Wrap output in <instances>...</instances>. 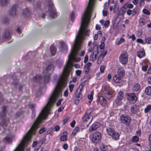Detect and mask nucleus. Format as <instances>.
I'll return each mask as SVG.
<instances>
[{
    "label": "nucleus",
    "mask_w": 151,
    "mask_h": 151,
    "mask_svg": "<svg viewBox=\"0 0 151 151\" xmlns=\"http://www.w3.org/2000/svg\"><path fill=\"white\" fill-rule=\"evenodd\" d=\"M16 8V5H14L13 6L9 12V14L10 16L13 17H14L17 16V10Z\"/></svg>",
    "instance_id": "10"
},
{
    "label": "nucleus",
    "mask_w": 151,
    "mask_h": 151,
    "mask_svg": "<svg viewBox=\"0 0 151 151\" xmlns=\"http://www.w3.org/2000/svg\"><path fill=\"white\" fill-rule=\"evenodd\" d=\"M103 58L101 56V55H100L98 58L97 60V63L100 64L101 63L102 61L103 60Z\"/></svg>",
    "instance_id": "35"
},
{
    "label": "nucleus",
    "mask_w": 151,
    "mask_h": 151,
    "mask_svg": "<svg viewBox=\"0 0 151 151\" xmlns=\"http://www.w3.org/2000/svg\"><path fill=\"white\" fill-rule=\"evenodd\" d=\"M88 56L87 55H86L85 56L84 62L85 63H86L88 60Z\"/></svg>",
    "instance_id": "54"
},
{
    "label": "nucleus",
    "mask_w": 151,
    "mask_h": 151,
    "mask_svg": "<svg viewBox=\"0 0 151 151\" xmlns=\"http://www.w3.org/2000/svg\"><path fill=\"white\" fill-rule=\"evenodd\" d=\"M145 55V52L144 51L140 50L137 52V56L140 58L143 57Z\"/></svg>",
    "instance_id": "28"
},
{
    "label": "nucleus",
    "mask_w": 151,
    "mask_h": 151,
    "mask_svg": "<svg viewBox=\"0 0 151 151\" xmlns=\"http://www.w3.org/2000/svg\"><path fill=\"white\" fill-rule=\"evenodd\" d=\"M70 17L71 20L73 22L75 18V15L73 12H72L70 14Z\"/></svg>",
    "instance_id": "46"
},
{
    "label": "nucleus",
    "mask_w": 151,
    "mask_h": 151,
    "mask_svg": "<svg viewBox=\"0 0 151 151\" xmlns=\"http://www.w3.org/2000/svg\"><path fill=\"white\" fill-rule=\"evenodd\" d=\"M75 123H76V121L75 120H73L70 123V125L72 127H74L75 124Z\"/></svg>",
    "instance_id": "61"
},
{
    "label": "nucleus",
    "mask_w": 151,
    "mask_h": 151,
    "mask_svg": "<svg viewBox=\"0 0 151 151\" xmlns=\"http://www.w3.org/2000/svg\"><path fill=\"white\" fill-rule=\"evenodd\" d=\"M9 0H0L1 4L2 6H4L7 3Z\"/></svg>",
    "instance_id": "38"
},
{
    "label": "nucleus",
    "mask_w": 151,
    "mask_h": 151,
    "mask_svg": "<svg viewBox=\"0 0 151 151\" xmlns=\"http://www.w3.org/2000/svg\"><path fill=\"white\" fill-rule=\"evenodd\" d=\"M42 80V76L39 75H36L33 78V81L40 83Z\"/></svg>",
    "instance_id": "14"
},
{
    "label": "nucleus",
    "mask_w": 151,
    "mask_h": 151,
    "mask_svg": "<svg viewBox=\"0 0 151 151\" xmlns=\"http://www.w3.org/2000/svg\"><path fill=\"white\" fill-rule=\"evenodd\" d=\"M63 135L60 138V140L63 141H66L68 139V137L67 136L68 133L67 131L63 132Z\"/></svg>",
    "instance_id": "16"
},
{
    "label": "nucleus",
    "mask_w": 151,
    "mask_h": 151,
    "mask_svg": "<svg viewBox=\"0 0 151 151\" xmlns=\"http://www.w3.org/2000/svg\"><path fill=\"white\" fill-rule=\"evenodd\" d=\"M60 129V127L58 125H56L54 127L55 131L56 132L59 131Z\"/></svg>",
    "instance_id": "56"
},
{
    "label": "nucleus",
    "mask_w": 151,
    "mask_h": 151,
    "mask_svg": "<svg viewBox=\"0 0 151 151\" xmlns=\"http://www.w3.org/2000/svg\"><path fill=\"white\" fill-rule=\"evenodd\" d=\"M50 52L52 56L54 55L56 53V49L53 45H51L50 47Z\"/></svg>",
    "instance_id": "20"
},
{
    "label": "nucleus",
    "mask_w": 151,
    "mask_h": 151,
    "mask_svg": "<svg viewBox=\"0 0 151 151\" xmlns=\"http://www.w3.org/2000/svg\"><path fill=\"white\" fill-rule=\"evenodd\" d=\"M12 136L10 134H7L3 139V141L7 144H11L12 142Z\"/></svg>",
    "instance_id": "9"
},
{
    "label": "nucleus",
    "mask_w": 151,
    "mask_h": 151,
    "mask_svg": "<svg viewBox=\"0 0 151 151\" xmlns=\"http://www.w3.org/2000/svg\"><path fill=\"white\" fill-rule=\"evenodd\" d=\"M69 117H67L64 120H63V124H65L66 123L68 120L69 119Z\"/></svg>",
    "instance_id": "63"
},
{
    "label": "nucleus",
    "mask_w": 151,
    "mask_h": 151,
    "mask_svg": "<svg viewBox=\"0 0 151 151\" xmlns=\"http://www.w3.org/2000/svg\"><path fill=\"white\" fill-rule=\"evenodd\" d=\"M101 137V133L99 132H96L93 134L92 141L93 142L97 143L99 142Z\"/></svg>",
    "instance_id": "6"
},
{
    "label": "nucleus",
    "mask_w": 151,
    "mask_h": 151,
    "mask_svg": "<svg viewBox=\"0 0 151 151\" xmlns=\"http://www.w3.org/2000/svg\"><path fill=\"white\" fill-rule=\"evenodd\" d=\"M74 86V85L73 84H71L69 85V88L70 91V92H72L73 88Z\"/></svg>",
    "instance_id": "42"
},
{
    "label": "nucleus",
    "mask_w": 151,
    "mask_h": 151,
    "mask_svg": "<svg viewBox=\"0 0 151 151\" xmlns=\"http://www.w3.org/2000/svg\"><path fill=\"white\" fill-rule=\"evenodd\" d=\"M140 85L137 83L135 84L132 88V89L133 91H140Z\"/></svg>",
    "instance_id": "24"
},
{
    "label": "nucleus",
    "mask_w": 151,
    "mask_h": 151,
    "mask_svg": "<svg viewBox=\"0 0 151 151\" xmlns=\"http://www.w3.org/2000/svg\"><path fill=\"white\" fill-rule=\"evenodd\" d=\"M127 99L129 102L133 104L135 103L137 100V97L134 93H129L126 94Z\"/></svg>",
    "instance_id": "3"
},
{
    "label": "nucleus",
    "mask_w": 151,
    "mask_h": 151,
    "mask_svg": "<svg viewBox=\"0 0 151 151\" xmlns=\"http://www.w3.org/2000/svg\"><path fill=\"white\" fill-rule=\"evenodd\" d=\"M133 7V5L131 4L126 3L123 6V8L124 9H126L127 8L129 9L132 8Z\"/></svg>",
    "instance_id": "26"
},
{
    "label": "nucleus",
    "mask_w": 151,
    "mask_h": 151,
    "mask_svg": "<svg viewBox=\"0 0 151 151\" xmlns=\"http://www.w3.org/2000/svg\"><path fill=\"white\" fill-rule=\"evenodd\" d=\"M92 112V110L91 108L88 109L82 118L83 123L86 124L87 127H88L93 119V116L90 115Z\"/></svg>",
    "instance_id": "1"
},
{
    "label": "nucleus",
    "mask_w": 151,
    "mask_h": 151,
    "mask_svg": "<svg viewBox=\"0 0 151 151\" xmlns=\"http://www.w3.org/2000/svg\"><path fill=\"white\" fill-rule=\"evenodd\" d=\"M124 96V93L122 92L119 93L116 99L114 102V104L116 106L120 105L122 103V100Z\"/></svg>",
    "instance_id": "4"
},
{
    "label": "nucleus",
    "mask_w": 151,
    "mask_h": 151,
    "mask_svg": "<svg viewBox=\"0 0 151 151\" xmlns=\"http://www.w3.org/2000/svg\"><path fill=\"white\" fill-rule=\"evenodd\" d=\"M120 119L122 123L127 125L129 124L131 120V118L129 116L124 115L121 116Z\"/></svg>",
    "instance_id": "7"
},
{
    "label": "nucleus",
    "mask_w": 151,
    "mask_h": 151,
    "mask_svg": "<svg viewBox=\"0 0 151 151\" xmlns=\"http://www.w3.org/2000/svg\"><path fill=\"white\" fill-rule=\"evenodd\" d=\"M119 62L123 65H126L128 61V55L125 51L122 52L119 57Z\"/></svg>",
    "instance_id": "2"
},
{
    "label": "nucleus",
    "mask_w": 151,
    "mask_h": 151,
    "mask_svg": "<svg viewBox=\"0 0 151 151\" xmlns=\"http://www.w3.org/2000/svg\"><path fill=\"white\" fill-rule=\"evenodd\" d=\"M131 110L132 113L134 114H136L139 111V106L136 105H134L131 107Z\"/></svg>",
    "instance_id": "15"
},
{
    "label": "nucleus",
    "mask_w": 151,
    "mask_h": 151,
    "mask_svg": "<svg viewBox=\"0 0 151 151\" xmlns=\"http://www.w3.org/2000/svg\"><path fill=\"white\" fill-rule=\"evenodd\" d=\"M151 109V105H149L145 108L144 111L145 113H147L150 111Z\"/></svg>",
    "instance_id": "33"
},
{
    "label": "nucleus",
    "mask_w": 151,
    "mask_h": 151,
    "mask_svg": "<svg viewBox=\"0 0 151 151\" xmlns=\"http://www.w3.org/2000/svg\"><path fill=\"white\" fill-rule=\"evenodd\" d=\"M126 11L123 9H121L119 12V15H123L125 13Z\"/></svg>",
    "instance_id": "49"
},
{
    "label": "nucleus",
    "mask_w": 151,
    "mask_h": 151,
    "mask_svg": "<svg viewBox=\"0 0 151 151\" xmlns=\"http://www.w3.org/2000/svg\"><path fill=\"white\" fill-rule=\"evenodd\" d=\"M100 148L101 151H106L108 149L107 146L104 144L101 145L100 146Z\"/></svg>",
    "instance_id": "30"
},
{
    "label": "nucleus",
    "mask_w": 151,
    "mask_h": 151,
    "mask_svg": "<svg viewBox=\"0 0 151 151\" xmlns=\"http://www.w3.org/2000/svg\"><path fill=\"white\" fill-rule=\"evenodd\" d=\"M145 41L148 44H150L151 43V38L148 37L145 39Z\"/></svg>",
    "instance_id": "50"
},
{
    "label": "nucleus",
    "mask_w": 151,
    "mask_h": 151,
    "mask_svg": "<svg viewBox=\"0 0 151 151\" xmlns=\"http://www.w3.org/2000/svg\"><path fill=\"white\" fill-rule=\"evenodd\" d=\"M52 66V65H49L47 67L46 70L47 71V72L48 73L49 71H50L51 70Z\"/></svg>",
    "instance_id": "39"
},
{
    "label": "nucleus",
    "mask_w": 151,
    "mask_h": 151,
    "mask_svg": "<svg viewBox=\"0 0 151 151\" xmlns=\"http://www.w3.org/2000/svg\"><path fill=\"white\" fill-rule=\"evenodd\" d=\"M148 139L149 140L151 146V149L150 151H151V134L149 135Z\"/></svg>",
    "instance_id": "64"
},
{
    "label": "nucleus",
    "mask_w": 151,
    "mask_h": 151,
    "mask_svg": "<svg viewBox=\"0 0 151 151\" xmlns=\"http://www.w3.org/2000/svg\"><path fill=\"white\" fill-rule=\"evenodd\" d=\"M119 134L117 132H114L113 134H112V135H111L112 138L115 140H117L119 139Z\"/></svg>",
    "instance_id": "19"
},
{
    "label": "nucleus",
    "mask_w": 151,
    "mask_h": 151,
    "mask_svg": "<svg viewBox=\"0 0 151 151\" xmlns=\"http://www.w3.org/2000/svg\"><path fill=\"white\" fill-rule=\"evenodd\" d=\"M138 140V138L137 136H135L133 137L132 139V142H137Z\"/></svg>",
    "instance_id": "48"
},
{
    "label": "nucleus",
    "mask_w": 151,
    "mask_h": 151,
    "mask_svg": "<svg viewBox=\"0 0 151 151\" xmlns=\"http://www.w3.org/2000/svg\"><path fill=\"white\" fill-rule=\"evenodd\" d=\"M137 8H134L132 10V15L133 16H134L137 13Z\"/></svg>",
    "instance_id": "53"
},
{
    "label": "nucleus",
    "mask_w": 151,
    "mask_h": 151,
    "mask_svg": "<svg viewBox=\"0 0 151 151\" xmlns=\"http://www.w3.org/2000/svg\"><path fill=\"white\" fill-rule=\"evenodd\" d=\"M79 129H80L79 127H76L75 128V129H74L73 130V131L72 132V134H73L74 135H75L76 134V133L77 132L79 131Z\"/></svg>",
    "instance_id": "37"
},
{
    "label": "nucleus",
    "mask_w": 151,
    "mask_h": 151,
    "mask_svg": "<svg viewBox=\"0 0 151 151\" xmlns=\"http://www.w3.org/2000/svg\"><path fill=\"white\" fill-rule=\"evenodd\" d=\"M45 131V128L44 127H43L40 129L39 133L40 134H41L43 133Z\"/></svg>",
    "instance_id": "58"
},
{
    "label": "nucleus",
    "mask_w": 151,
    "mask_h": 151,
    "mask_svg": "<svg viewBox=\"0 0 151 151\" xmlns=\"http://www.w3.org/2000/svg\"><path fill=\"white\" fill-rule=\"evenodd\" d=\"M2 111L0 113V122H4V120L6 117V113L5 110L6 108L4 106H3L2 107Z\"/></svg>",
    "instance_id": "8"
},
{
    "label": "nucleus",
    "mask_w": 151,
    "mask_h": 151,
    "mask_svg": "<svg viewBox=\"0 0 151 151\" xmlns=\"http://www.w3.org/2000/svg\"><path fill=\"white\" fill-rule=\"evenodd\" d=\"M63 148L65 150H66L68 148V145L66 143L64 144L63 145Z\"/></svg>",
    "instance_id": "60"
},
{
    "label": "nucleus",
    "mask_w": 151,
    "mask_h": 151,
    "mask_svg": "<svg viewBox=\"0 0 151 151\" xmlns=\"http://www.w3.org/2000/svg\"><path fill=\"white\" fill-rule=\"evenodd\" d=\"M49 76H44V81L45 83H48L50 80V75L48 73Z\"/></svg>",
    "instance_id": "32"
},
{
    "label": "nucleus",
    "mask_w": 151,
    "mask_h": 151,
    "mask_svg": "<svg viewBox=\"0 0 151 151\" xmlns=\"http://www.w3.org/2000/svg\"><path fill=\"white\" fill-rule=\"evenodd\" d=\"M148 67V65H144L142 66V69L143 71H147Z\"/></svg>",
    "instance_id": "51"
},
{
    "label": "nucleus",
    "mask_w": 151,
    "mask_h": 151,
    "mask_svg": "<svg viewBox=\"0 0 151 151\" xmlns=\"http://www.w3.org/2000/svg\"><path fill=\"white\" fill-rule=\"evenodd\" d=\"M143 13L147 15H149L150 14V11L146 9H144L143 10Z\"/></svg>",
    "instance_id": "40"
},
{
    "label": "nucleus",
    "mask_w": 151,
    "mask_h": 151,
    "mask_svg": "<svg viewBox=\"0 0 151 151\" xmlns=\"http://www.w3.org/2000/svg\"><path fill=\"white\" fill-rule=\"evenodd\" d=\"M125 41V40L123 38L121 37L120 40H119L117 44L118 45H119V44H121L123 42Z\"/></svg>",
    "instance_id": "43"
},
{
    "label": "nucleus",
    "mask_w": 151,
    "mask_h": 151,
    "mask_svg": "<svg viewBox=\"0 0 151 151\" xmlns=\"http://www.w3.org/2000/svg\"><path fill=\"white\" fill-rule=\"evenodd\" d=\"M88 98L90 100L89 102H91L93 99V94L92 93L90 95H88Z\"/></svg>",
    "instance_id": "41"
},
{
    "label": "nucleus",
    "mask_w": 151,
    "mask_h": 151,
    "mask_svg": "<svg viewBox=\"0 0 151 151\" xmlns=\"http://www.w3.org/2000/svg\"><path fill=\"white\" fill-rule=\"evenodd\" d=\"M100 125V123L98 122H96L93 123L90 127L89 130L91 132L96 130Z\"/></svg>",
    "instance_id": "11"
},
{
    "label": "nucleus",
    "mask_w": 151,
    "mask_h": 151,
    "mask_svg": "<svg viewBox=\"0 0 151 151\" xmlns=\"http://www.w3.org/2000/svg\"><path fill=\"white\" fill-rule=\"evenodd\" d=\"M105 68V66L104 65H101L100 67V71L101 73H103L104 72V70Z\"/></svg>",
    "instance_id": "52"
},
{
    "label": "nucleus",
    "mask_w": 151,
    "mask_h": 151,
    "mask_svg": "<svg viewBox=\"0 0 151 151\" xmlns=\"http://www.w3.org/2000/svg\"><path fill=\"white\" fill-rule=\"evenodd\" d=\"M106 130L107 134L110 136L115 132V130L113 127L110 125L107 127Z\"/></svg>",
    "instance_id": "12"
},
{
    "label": "nucleus",
    "mask_w": 151,
    "mask_h": 151,
    "mask_svg": "<svg viewBox=\"0 0 151 151\" xmlns=\"http://www.w3.org/2000/svg\"><path fill=\"white\" fill-rule=\"evenodd\" d=\"M102 89L103 91V92L104 94L105 93L108 92L110 91V88L109 87L107 86L104 85L103 86Z\"/></svg>",
    "instance_id": "25"
},
{
    "label": "nucleus",
    "mask_w": 151,
    "mask_h": 151,
    "mask_svg": "<svg viewBox=\"0 0 151 151\" xmlns=\"http://www.w3.org/2000/svg\"><path fill=\"white\" fill-rule=\"evenodd\" d=\"M60 45L61 47L62 48V50L63 51H67L68 48L67 46L65 45V42L63 41H61L60 42Z\"/></svg>",
    "instance_id": "21"
},
{
    "label": "nucleus",
    "mask_w": 151,
    "mask_h": 151,
    "mask_svg": "<svg viewBox=\"0 0 151 151\" xmlns=\"http://www.w3.org/2000/svg\"><path fill=\"white\" fill-rule=\"evenodd\" d=\"M98 54V53H95L94 52H93L92 59L93 60H96Z\"/></svg>",
    "instance_id": "44"
},
{
    "label": "nucleus",
    "mask_w": 151,
    "mask_h": 151,
    "mask_svg": "<svg viewBox=\"0 0 151 151\" xmlns=\"http://www.w3.org/2000/svg\"><path fill=\"white\" fill-rule=\"evenodd\" d=\"M137 42L141 44H143L144 42V41L141 39H137Z\"/></svg>",
    "instance_id": "62"
},
{
    "label": "nucleus",
    "mask_w": 151,
    "mask_h": 151,
    "mask_svg": "<svg viewBox=\"0 0 151 151\" xmlns=\"http://www.w3.org/2000/svg\"><path fill=\"white\" fill-rule=\"evenodd\" d=\"M48 4V6L49 7L48 11L50 12L51 17L53 18L56 15V11L54 7H53L52 3L51 1H49Z\"/></svg>",
    "instance_id": "5"
},
{
    "label": "nucleus",
    "mask_w": 151,
    "mask_h": 151,
    "mask_svg": "<svg viewBox=\"0 0 151 151\" xmlns=\"http://www.w3.org/2000/svg\"><path fill=\"white\" fill-rule=\"evenodd\" d=\"M104 94L105 97L108 99H110L112 97V95L110 91Z\"/></svg>",
    "instance_id": "31"
},
{
    "label": "nucleus",
    "mask_w": 151,
    "mask_h": 151,
    "mask_svg": "<svg viewBox=\"0 0 151 151\" xmlns=\"http://www.w3.org/2000/svg\"><path fill=\"white\" fill-rule=\"evenodd\" d=\"M145 19L143 18L140 19L139 20V24L141 26L144 25L145 24Z\"/></svg>",
    "instance_id": "34"
},
{
    "label": "nucleus",
    "mask_w": 151,
    "mask_h": 151,
    "mask_svg": "<svg viewBox=\"0 0 151 151\" xmlns=\"http://www.w3.org/2000/svg\"><path fill=\"white\" fill-rule=\"evenodd\" d=\"M81 91H80V90L79 92H78L77 90L76 91L75 94V96L76 98H78L81 99L82 98V94L81 93Z\"/></svg>",
    "instance_id": "27"
},
{
    "label": "nucleus",
    "mask_w": 151,
    "mask_h": 151,
    "mask_svg": "<svg viewBox=\"0 0 151 151\" xmlns=\"http://www.w3.org/2000/svg\"><path fill=\"white\" fill-rule=\"evenodd\" d=\"M127 14L128 15H130L132 13V11L130 9L127 10L126 12Z\"/></svg>",
    "instance_id": "57"
},
{
    "label": "nucleus",
    "mask_w": 151,
    "mask_h": 151,
    "mask_svg": "<svg viewBox=\"0 0 151 151\" xmlns=\"http://www.w3.org/2000/svg\"><path fill=\"white\" fill-rule=\"evenodd\" d=\"M105 46V44L104 42H102L101 43L100 46V49H103Z\"/></svg>",
    "instance_id": "59"
},
{
    "label": "nucleus",
    "mask_w": 151,
    "mask_h": 151,
    "mask_svg": "<svg viewBox=\"0 0 151 151\" xmlns=\"http://www.w3.org/2000/svg\"><path fill=\"white\" fill-rule=\"evenodd\" d=\"M120 78L118 75H115L113 77V80L115 83H119L121 81Z\"/></svg>",
    "instance_id": "23"
},
{
    "label": "nucleus",
    "mask_w": 151,
    "mask_h": 151,
    "mask_svg": "<svg viewBox=\"0 0 151 151\" xmlns=\"http://www.w3.org/2000/svg\"><path fill=\"white\" fill-rule=\"evenodd\" d=\"M86 82V80L84 81H83L80 85L79 87H80L81 86V88L80 89V91H81L82 90L83 87L85 85Z\"/></svg>",
    "instance_id": "47"
},
{
    "label": "nucleus",
    "mask_w": 151,
    "mask_h": 151,
    "mask_svg": "<svg viewBox=\"0 0 151 151\" xmlns=\"http://www.w3.org/2000/svg\"><path fill=\"white\" fill-rule=\"evenodd\" d=\"M145 93L148 96H151V86H148L145 89Z\"/></svg>",
    "instance_id": "22"
},
{
    "label": "nucleus",
    "mask_w": 151,
    "mask_h": 151,
    "mask_svg": "<svg viewBox=\"0 0 151 151\" xmlns=\"http://www.w3.org/2000/svg\"><path fill=\"white\" fill-rule=\"evenodd\" d=\"M117 73L118 76L121 78L124 76L125 74V71L123 68H120L118 69Z\"/></svg>",
    "instance_id": "13"
},
{
    "label": "nucleus",
    "mask_w": 151,
    "mask_h": 151,
    "mask_svg": "<svg viewBox=\"0 0 151 151\" xmlns=\"http://www.w3.org/2000/svg\"><path fill=\"white\" fill-rule=\"evenodd\" d=\"M110 22L109 20H107L105 21L104 25L105 28L107 27L109 25Z\"/></svg>",
    "instance_id": "45"
},
{
    "label": "nucleus",
    "mask_w": 151,
    "mask_h": 151,
    "mask_svg": "<svg viewBox=\"0 0 151 151\" xmlns=\"http://www.w3.org/2000/svg\"><path fill=\"white\" fill-rule=\"evenodd\" d=\"M11 33L10 31L9 30H6L4 34L3 35V38L4 39L9 38L10 35Z\"/></svg>",
    "instance_id": "17"
},
{
    "label": "nucleus",
    "mask_w": 151,
    "mask_h": 151,
    "mask_svg": "<svg viewBox=\"0 0 151 151\" xmlns=\"http://www.w3.org/2000/svg\"><path fill=\"white\" fill-rule=\"evenodd\" d=\"M99 48L98 46L97 45H94L93 49V52L98 53L99 52Z\"/></svg>",
    "instance_id": "36"
},
{
    "label": "nucleus",
    "mask_w": 151,
    "mask_h": 151,
    "mask_svg": "<svg viewBox=\"0 0 151 151\" xmlns=\"http://www.w3.org/2000/svg\"><path fill=\"white\" fill-rule=\"evenodd\" d=\"M23 14L25 17H28L29 15L30 12L27 9H25L24 10Z\"/></svg>",
    "instance_id": "29"
},
{
    "label": "nucleus",
    "mask_w": 151,
    "mask_h": 151,
    "mask_svg": "<svg viewBox=\"0 0 151 151\" xmlns=\"http://www.w3.org/2000/svg\"><path fill=\"white\" fill-rule=\"evenodd\" d=\"M99 100L101 104L102 105H104L107 103L106 100L103 96H101L99 97Z\"/></svg>",
    "instance_id": "18"
},
{
    "label": "nucleus",
    "mask_w": 151,
    "mask_h": 151,
    "mask_svg": "<svg viewBox=\"0 0 151 151\" xmlns=\"http://www.w3.org/2000/svg\"><path fill=\"white\" fill-rule=\"evenodd\" d=\"M81 73V71L80 70H78L76 71V73L78 76H79Z\"/></svg>",
    "instance_id": "55"
}]
</instances>
